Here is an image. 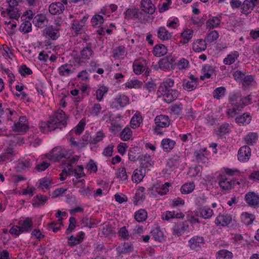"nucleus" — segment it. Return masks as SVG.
I'll return each instance as SVG.
<instances>
[{
	"mask_svg": "<svg viewBox=\"0 0 259 259\" xmlns=\"http://www.w3.org/2000/svg\"><path fill=\"white\" fill-rule=\"evenodd\" d=\"M68 117L62 110L55 112L47 122H41L39 129L43 133H47L57 128L65 127L67 124Z\"/></svg>",
	"mask_w": 259,
	"mask_h": 259,
	"instance_id": "obj_1",
	"label": "nucleus"
},
{
	"mask_svg": "<svg viewBox=\"0 0 259 259\" xmlns=\"http://www.w3.org/2000/svg\"><path fill=\"white\" fill-rule=\"evenodd\" d=\"M94 53L91 47V44H88L87 47H84L80 51V55L75 58V62L78 65L85 62L94 56Z\"/></svg>",
	"mask_w": 259,
	"mask_h": 259,
	"instance_id": "obj_2",
	"label": "nucleus"
},
{
	"mask_svg": "<svg viewBox=\"0 0 259 259\" xmlns=\"http://www.w3.org/2000/svg\"><path fill=\"white\" fill-rule=\"evenodd\" d=\"M218 179L219 186L221 189L225 191L232 189L236 184H240L239 182H236L235 180L227 179L226 176L224 173L220 174L218 177Z\"/></svg>",
	"mask_w": 259,
	"mask_h": 259,
	"instance_id": "obj_3",
	"label": "nucleus"
},
{
	"mask_svg": "<svg viewBox=\"0 0 259 259\" xmlns=\"http://www.w3.org/2000/svg\"><path fill=\"white\" fill-rule=\"evenodd\" d=\"M124 14L126 19H137L141 23H143L145 20V14L138 9H128Z\"/></svg>",
	"mask_w": 259,
	"mask_h": 259,
	"instance_id": "obj_4",
	"label": "nucleus"
},
{
	"mask_svg": "<svg viewBox=\"0 0 259 259\" xmlns=\"http://www.w3.org/2000/svg\"><path fill=\"white\" fill-rule=\"evenodd\" d=\"M169 186L170 183L168 182L162 185L158 183H156L151 187L150 190V194L154 197H157L158 195H165L168 191Z\"/></svg>",
	"mask_w": 259,
	"mask_h": 259,
	"instance_id": "obj_5",
	"label": "nucleus"
},
{
	"mask_svg": "<svg viewBox=\"0 0 259 259\" xmlns=\"http://www.w3.org/2000/svg\"><path fill=\"white\" fill-rule=\"evenodd\" d=\"M189 226L186 221L181 222L176 224L172 228V235L180 237L185 232H189Z\"/></svg>",
	"mask_w": 259,
	"mask_h": 259,
	"instance_id": "obj_6",
	"label": "nucleus"
},
{
	"mask_svg": "<svg viewBox=\"0 0 259 259\" xmlns=\"http://www.w3.org/2000/svg\"><path fill=\"white\" fill-rule=\"evenodd\" d=\"M162 89V93L163 100L168 103H170L175 100L179 95V92L176 90L169 89H164L163 87H160L159 90Z\"/></svg>",
	"mask_w": 259,
	"mask_h": 259,
	"instance_id": "obj_7",
	"label": "nucleus"
},
{
	"mask_svg": "<svg viewBox=\"0 0 259 259\" xmlns=\"http://www.w3.org/2000/svg\"><path fill=\"white\" fill-rule=\"evenodd\" d=\"M205 240L203 237L194 236L188 241L189 246L193 250L198 251L204 244Z\"/></svg>",
	"mask_w": 259,
	"mask_h": 259,
	"instance_id": "obj_8",
	"label": "nucleus"
},
{
	"mask_svg": "<svg viewBox=\"0 0 259 259\" xmlns=\"http://www.w3.org/2000/svg\"><path fill=\"white\" fill-rule=\"evenodd\" d=\"M251 156V149L248 146L241 147L238 152V159L241 162H246Z\"/></svg>",
	"mask_w": 259,
	"mask_h": 259,
	"instance_id": "obj_9",
	"label": "nucleus"
},
{
	"mask_svg": "<svg viewBox=\"0 0 259 259\" xmlns=\"http://www.w3.org/2000/svg\"><path fill=\"white\" fill-rule=\"evenodd\" d=\"M28 128V121L26 117L21 116L19 121L12 126V130L15 132H25Z\"/></svg>",
	"mask_w": 259,
	"mask_h": 259,
	"instance_id": "obj_10",
	"label": "nucleus"
},
{
	"mask_svg": "<svg viewBox=\"0 0 259 259\" xmlns=\"http://www.w3.org/2000/svg\"><path fill=\"white\" fill-rule=\"evenodd\" d=\"M245 199L248 205L258 208L259 207V195L253 192H250L245 194Z\"/></svg>",
	"mask_w": 259,
	"mask_h": 259,
	"instance_id": "obj_11",
	"label": "nucleus"
},
{
	"mask_svg": "<svg viewBox=\"0 0 259 259\" xmlns=\"http://www.w3.org/2000/svg\"><path fill=\"white\" fill-rule=\"evenodd\" d=\"M66 150L61 147L54 148L51 152V158L52 160L59 161L63 158L66 157Z\"/></svg>",
	"mask_w": 259,
	"mask_h": 259,
	"instance_id": "obj_12",
	"label": "nucleus"
},
{
	"mask_svg": "<svg viewBox=\"0 0 259 259\" xmlns=\"http://www.w3.org/2000/svg\"><path fill=\"white\" fill-rule=\"evenodd\" d=\"M57 70L60 76L67 77L74 72V69L71 64L65 63L60 66Z\"/></svg>",
	"mask_w": 259,
	"mask_h": 259,
	"instance_id": "obj_13",
	"label": "nucleus"
},
{
	"mask_svg": "<svg viewBox=\"0 0 259 259\" xmlns=\"http://www.w3.org/2000/svg\"><path fill=\"white\" fill-rule=\"evenodd\" d=\"M232 222V217L229 214H220L215 219L214 223L217 226L225 227Z\"/></svg>",
	"mask_w": 259,
	"mask_h": 259,
	"instance_id": "obj_14",
	"label": "nucleus"
},
{
	"mask_svg": "<svg viewBox=\"0 0 259 259\" xmlns=\"http://www.w3.org/2000/svg\"><path fill=\"white\" fill-rule=\"evenodd\" d=\"M43 34L46 37L52 40H56L59 36L58 29L55 28L53 26L46 27L43 30Z\"/></svg>",
	"mask_w": 259,
	"mask_h": 259,
	"instance_id": "obj_15",
	"label": "nucleus"
},
{
	"mask_svg": "<svg viewBox=\"0 0 259 259\" xmlns=\"http://www.w3.org/2000/svg\"><path fill=\"white\" fill-rule=\"evenodd\" d=\"M154 121L157 126L162 128L167 127L170 124V120L168 116L165 115L161 114L156 116Z\"/></svg>",
	"mask_w": 259,
	"mask_h": 259,
	"instance_id": "obj_16",
	"label": "nucleus"
},
{
	"mask_svg": "<svg viewBox=\"0 0 259 259\" xmlns=\"http://www.w3.org/2000/svg\"><path fill=\"white\" fill-rule=\"evenodd\" d=\"M65 9L61 3L55 2L52 3L49 8L50 13L52 15H60L62 14Z\"/></svg>",
	"mask_w": 259,
	"mask_h": 259,
	"instance_id": "obj_17",
	"label": "nucleus"
},
{
	"mask_svg": "<svg viewBox=\"0 0 259 259\" xmlns=\"http://www.w3.org/2000/svg\"><path fill=\"white\" fill-rule=\"evenodd\" d=\"M142 11L152 14L155 11V7L151 0H142L141 2Z\"/></svg>",
	"mask_w": 259,
	"mask_h": 259,
	"instance_id": "obj_18",
	"label": "nucleus"
},
{
	"mask_svg": "<svg viewBox=\"0 0 259 259\" xmlns=\"http://www.w3.org/2000/svg\"><path fill=\"white\" fill-rule=\"evenodd\" d=\"M34 25L39 28H43L47 25L48 20L46 16L42 14L37 15L33 19Z\"/></svg>",
	"mask_w": 259,
	"mask_h": 259,
	"instance_id": "obj_19",
	"label": "nucleus"
},
{
	"mask_svg": "<svg viewBox=\"0 0 259 259\" xmlns=\"http://www.w3.org/2000/svg\"><path fill=\"white\" fill-rule=\"evenodd\" d=\"M207 47V42L205 40L198 39L195 40L192 44V49L195 52H201L205 50Z\"/></svg>",
	"mask_w": 259,
	"mask_h": 259,
	"instance_id": "obj_20",
	"label": "nucleus"
},
{
	"mask_svg": "<svg viewBox=\"0 0 259 259\" xmlns=\"http://www.w3.org/2000/svg\"><path fill=\"white\" fill-rule=\"evenodd\" d=\"M184 216V214L181 212L166 211L162 214V219L164 220L169 221L170 219L174 218H183Z\"/></svg>",
	"mask_w": 259,
	"mask_h": 259,
	"instance_id": "obj_21",
	"label": "nucleus"
},
{
	"mask_svg": "<svg viewBox=\"0 0 259 259\" xmlns=\"http://www.w3.org/2000/svg\"><path fill=\"white\" fill-rule=\"evenodd\" d=\"M19 225L23 233L25 232H28L32 228L33 224L31 218H27L23 221H20L19 222Z\"/></svg>",
	"mask_w": 259,
	"mask_h": 259,
	"instance_id": "obj_22",
	"label": "nucleus"
},
{
	"mask_svg": "<svg viewBox=\"0 0 259 259\" xmlns=\"http://www.w3.org/2000/svg\"><path fill=\"white\" fill-rule=\"evenodd\" d=\"M213 214V210L207 206L201 207L197 211V215L204 219H208L210 218Z\"/></svg>",
	"mask_w": 259,
	"mask_h": 259,
	"instance_id": "obj_23",
	"label": "nucleus"
},
{
	"mask_svg": "<svg viewBox=\"0 0 259 259\" xmlns=\"http://www.w3.org/2000/svg\"><path fill=\"white\" fill-rule=\"evenodd\" d=\"M239 56V52L237 51H233L224 59L223 63L227 65H231L235 62Z\"/></svg>",
	"mask_w": 259,
	"mask_h": 259,
	"instance_id": "obj_24",
	"label": "nucleus"
},
{
	"mask_svg": "<svg viewBox=\"0 0 259 259\" xmlns=\"http://www.w3.org/2000/svg\"><path fill=\"white\" fill-rule=\"evenodd\" d=\"M129 98L124 94L119 93L114 98V103L120 107H123L129 103Z\"/></svg>",
	"mask_w": 259,
	"mask_h": 259,
	"instance_id": "obj_25",
	"label": "nucleus"
},
{
	"mask_svg": "<svg viewBox=\"0 0 259 259\" xmlns=\"http://www.w3.org/2000/svg\"><path fill=\"white\" fill-rule=\"evenodd\" d=\"M176 145V142L169 138L163 139L161 142V146L163 150L166 152H170Z\"/></svg>",
	"mask_w": 259,
	"mask_h": 259,
	"instance_id": "obj_26",
	"label": "nucleus"
},
{
	"mask_svg": "<svg viewBox=\"0 0 259 259\" xmlns=\"http://www.w3.org/2000/svg\"><path fill=\"white\" fill-rule=\"evenodd\" d=\"M203 75H201L200 79L204 80L205 78H209L214 72V68L213 66L208 64L204 65L202 69Z\"/></svg>",
	"mask_w": 259,
	"mask_h": 259,
	"instance_id": "obj_27",
	"label": "nucleus"
},
{
	"mask_svg": "<svg viewBox=\"0 0 259 259\" xmlns=\"http://www.w3.org/2000/svg\"><path fill=\"white\" fill-rule=\"evenodd\" d=\"M145 170L143 168H137L134 171L132 179L133 182L139 183L142 181L145 175Z\"/></svg>",
	"mask_w": 259,
	"mask_h": 259,
	"instance_id": "obj_28",
	"label": "nucleus"
},
{
	"mask_svg": "<svg viewBox=\"0 0 259 259\" xmlns=\"http://www.w3.org/2000/svg\"><path fill=\"white\" fill-rule=\"evenodd\" d=\"M182 154L180 153L173 155L170 158L167 162V166L169 167H178L182 161Z\"/></svg>",
	"mask_w": 259,
	"mask_h": 259,
	"instance_id": "obj_29",
	"label": "nucleus"
},
{
	"mask_svg": "<svg viewBox=\"0 0 259 259\" xmlns=\"http://www.w3.org/2000/svg\"><path fill=\"white\" fill-rule=\"evenodd\" d=\"M255 5L252 0H245L242 3L241 10L243 14L247 15L250 13L254 8Z\"/></svg>",
	"mask_w": 259,
	"mask_h": 259,
	"instance_id": "obj_30",
	"label": "nucleus"
},
{
	"mask_svg": "<svg viewBox=\"0 0 259 259\" xmlns=\"http://www.w3.org/2000/svg\"><path fill=\"white\" fill-rule=\"evenodd\" d=\"M48 199V197L46 196L41 194L37 195L32 200V205L35 207H38L44 205Z\"/></svg>",
	"mask_w": 259,
	"mask_h": 259,
	"instance_id": "obj_31",
	"label": "nucleus"
},
{
	"mask_svg": "<svg viewBox=\"0 0 259 259\" xmlns=\"http://www.w3.org/2000/svg\"><path fill=\"white\" fill-rule=\"evenodd\" d=\"M166 47L162 44L156 45L153 50V54L157 57H161L167 53Z\"/></svg>",
	"mask_w": 259,
	"mask_h": 259,
	"instance_id": "obj_32",
	"label": "nucleus"
},
{
	"mask_svg": "<svg viewBox=\"0 0 259 259\" xmlns=\"http://www.w3.org/2000/svg\"><path fill=\"white\" fill-rule=\"evenodd\" d=\"M241 82L242 88L244 90H247L250 88L255 83L254 78L252 75L245 76Z\"/></svg>",
	"mask_w": 259,
	"mask_h": 259,
	"instance_id": "obj_33",
	"label": "nucleus"
},
{
	"mask_svg": "<svg viewBox=\"0 0 259 259\" xmlns=\"http://www.w3.org/2000/svg\"><path fill=\"white\" fill-rule=\"evenodd\" d=\"M254 214L247 212H243L241 215V221L246 225H251L255 220Z\"/></svg>",
	"mask_w": 259,
	"mask_h": 259,
	"instance_id": "obj_34",
	"label": "nucleus"
},
{
	"mask_svg": "<svg viewBox=\"0 0 259 259\" xmlns=\"http://www.w3.org/2000/svg\"><path fill=\"white\" fill-rule=\"evenodd\" d=\"M158 37L163 40H168L171 37L170 33L164 26L160 27L157 30Z\"/></svg>",
	"mask_w": 259,
	"mask_h": 259,
	"instance_id": "obj_35",
	"label": "nucleus"
},
{
	"mask_svg": "<svg viewBox=\"0 0 259 259\" xmlns=\"http://www.w3.org/2000/svg\"><path fill=\"white\" fill-rule=\"evenodd\" d=\"M241 100V94L240 92L232 93L230 94L229 101L232 106L239 105Z\"/></svg>",
	"mask_w": 259,
	"mask_h": 259,
	"instance_id": "obj_36",
	"label": "nucleus"
},
{
	"mask_svg": "<svg viewBox=\"0 0 259 259\" xmlns=\"http://www.w3.org/2000/svg\"><path fill=\"white\" fill-rule=\"evenodd\" d=\"M143 121V118L140 113L137 112L131 120L132 127L136 128L139 127Z\"/></svg>",
	"mask_w": 259,
	"mask_h": 259,
	"instance_id": "obj_37",
	"label": "nucleus"
},
{
	"mask_svg": "<svg viewBox=\"0 0 259 259\" xmlns=\"http://www.w3.org/2000/svg\"><path fill=\"white\" fill-rule=\"evenodd\" d=\"M235 120L236 122L239 124H247L250 122L251 117L249 113H245L237 116Z\"/></svg>",
	"mask_w": 259,
	"mask_h": 259,
	"instance_id": "obj_38",
	"label": "nucleus"
},
{
	"mask_svg": "<svg viewBox=\"0 0 259 259\" xmlns=\"http://www.w3.org/2000/svg\"><path fill=\"white\" fill-rule=\"evenodd\" d=\"M216 259H232L233 253L226 249H222L216 253Z\"/></svg>",
	"mask_w": 259,
	"mask_h": 259,
	"instance_id": "obj_39",
	"label": "nucleus"
},
{
	"mask_svg": "<svg viewBox=\"0 0 259 259\" xmlns=\"http://www.w3.org/2000/svg\"><path fill=\"white\" fill-rule=\"evenodd\" d=\"M103 22V17L100 15H95L91 19L92 26L95 28L101 27Z\"/></svg>",
	"mask_w": 259,
	"mask_h": 259,
	"instance_id": "obj_40",
	"label": "nucleus"
},
{
	"mask_svg": "<svg viewBox=\"0 0 259 259\" xmlns=\"http://www.w3.org/2000/svg\"><path fill=\"white\" fill-rule=\"evenodd\" d=\"M257 138L258 136L257 133L251 132L248 133L245 137H244V140L247 144L252 146L256 142Z\"/></svg>",
	"mask_w": 259,
	"mask_h": 259,
	"instance_id": "obj_41",
	"label": "nucleus"
},
{
	"mask_svg": "<svg viewBox=\"0 0 259 259\" xmlns=\"http://www.w3.org/2000/svg\"><path fill=\"white\" fill-rule=\"evenodd\" d=\"M221 19L218 17H212L206 21L207 28L213 29L218 27L220 24Z\"/></svg>",
	"mask_w": 259,
	"mask_h": 259,
	"instance_id": "obj_42",
	"label": "nucleus"
},
{
	"mask_svg": "<svg viewBox=\"0 0 259 259\" xmlns=\"http://www.w3.org/2000/svg\"><path fill=\"white\" fill-rule=\"evenodd\" d=\"M193 33V31L192 29H185L182 33L181 36L182 39L181 40L180 42L185 44L189 42L192 38Z\"/></svg>",
	"mask_w": 259,
	"mask_h": 259,
	"instance_id": "obj_43",
	"label": "nucleus"
},
{
	"mask_svg": "<svg viewBox=\"0 0 259 259\" xmlns=\"http://www.w3.org/2000/svg\"><path fill=\"white\" fill-rule=\"evenodd\" d=\"M125 54V48L124 46H120L115 48L113 51L112 56L114 58H123Z\"/></svg>",
	"mask_w": 259,
	"mask_h": 259,
	"instance_id": "obj_44",
	"label": "nucleus"
},
{
	"mask_svg": "<svg viewBox=\"0 0 259 259\" xmlns=\"http://www.w3.org/2000/svg\"><path fill=\"white\" fill-rule=\"evenodd\" d=\"M219 37V33L218 31L211 30L207 33L205 40L207 43L210 44L217 40Z\"/></svg>",
	"mask_w": 259,
	"mask_h": 259,
	"instance_id": "obj_45",
	"label": "nucleus"
},
{
	"mask_svg": "<svg viewBox=\"0 0 259 259\" xmlns=\"http://www.w3.org/2000/svg\"><path fill=\"white\" fill-rule=\"evenodd\" d=\"M147 218V212L144 209H140L135 213V219L138 222L145 221Z\"/></svg>",
	"mask_w": 259,
	"mask_h": 259,
	"instance_id": "obj_46",
	"label": "nucleus"
},
{
	"mask_svg": "<svg viewBox=\"0 0 259 259\" xmlns=\"http://www.w3.org/2000/svg\"><path fill=\"white\" fill-rule=\"evenodd\" d=\"M195 189V184L193 182L186 183L182 186L181 192L183 194H189Z\"/></svg>",
	"mask_w": 259,
	"mask_h": 259,
	"instance_id": "obj_47",
	"label": "nucleus"
},
{
	"mask_svg": "<svg viewBox=\"0 0 259 259\" xmlns=\"http://www.w3.org/2000/svg\"><path fill=\"white\" fill-rule=\"evenodd\" d=\"M151 234L154 239L156 241H160L163 237V233L160 230V228L156 227L154 228L151 231Z\"/></svg>",
	"mask_w": 259,
	"mask_h": 259,
	"instance_id": "obj_48",
	"label": "nucleus"
},
{
	"mask_svg": "<svg viewBox=\"0 0 259 259\" xmlns=\"http://www.w3.org/2000/svg\"><path fill=\"white\" fill-rule=\"evenodd\" d=\"M7 14L10 19L18 20L20 16L18 9L15 7H10L6 9Z\"/></svg>",
	"mask_w": 259,
	"mask_h": 259,
	"instance_id": "obj_49",
	"label": "nucleus"
},
{
	"mask_svg": "<svg viewBox=\"0 0 259 259\" xmlns=\"http://www.w3.org/2000/svg\"><path fill=\"white\" fill-rule=\"evenodd\" d=\"M146 66L141 62L136 61L133 63V69L137 74H140L144 72Z\"/></svg>",
	"mask_w": 259,
	"mask_h": 259,
	"instance_id": "obj_50",
	"label": "nucleus"
},
{
	"mask_svg": "<svg viewBox=\"0 0 259 259\" xmlns=\"http://www.w3.org/2000/svg\"><path fill=\"white\" fill-rule=\"evenodd\" d=\"M108 91V88L105 86L102 85L96 91V99L99 101L103 100L104 95L106 94Z\"/></svg>",
	"mask_w": 259,
	"mask_h": 259,
	"instance_id": "obj_51",
	"label": "nucleus"
},
{
	"mask_svg": "<svg viewBox=\"0 0 259 259\" xmlns=\"http://www.w3.org/2000/svg\"><path fill=\"white\" fill-rule=\"evenodd\" d=\"M132 137V131L128 127H125L120 134V138L123 141L130 140Z\"/></svg>",
	"mask_w": 259,
	"mask_h": 259,
	"instance_id": "obj_52",
	"label": "nucleus"
},
{
	"mask_svg": "<svg viewBox=\"0 0 259 259\" xmlns=\"http://www.w3.org/2000/svg\"><path fill=\"white\" fill-rule=\"evenodd\" d=\"M197 85L195 82L191 81L186 79L184 80L183 82V89L189 92L195 90L197 87Z\"/></svg>",
	"mask_w": 259,
	"mask_h": 259,
	"instance_id": "obj_53",
	"label": "nucleus"
},
{
	"mask_svg": "<svg viewBox=\"0 0 259 259\" xmlns=\"http://www.w3.org/2000/svg\"><path fill=\"white\" fill-rule=\"evenodd\" d=\"M117 255L120 256L122 253H127L133 251V247L129 243H124L121 250H119L120 248L117 247Z\"/></svg>",
	"mask_w": 259,
	"mask_h": 259,
	"instance_id": "obj_54",
	"label": "nucleus"
},
{
	"mask_svg": "<svg viewBox=\"0 0 259 259\" xmlns=\"http://www.w3.org/2000/svg\"><path fill=\"white\" fill-rule=\"evenodd\" d=\"M142 82L138 79H132L125 83V87L129 89L139 88L142 86Z\"/></svg>",
	"mask_w": 259,
	"mask_h": 259,
	"instance_id": "obj_55",
	"label": "nucleus"
},
{
	"mask_svg": "<svg viewBox=\"0 0 259 259\" xmlns=\"http://www.w3.org/2000/svg\"><path fill=\"white\" fill-rule=\"evenodd\" d=\"M226 89L224 87H221L215 89L213 92V96L214 98L220 99L225 96Z\"/></svg>",
	"mask_w": 259,
	"mask_h": 259,
	"instance_id": "obj_56",
	"label": "nucleus"
},
{
	"mask_svg": "<svg viewBox=\"0 0 259 259\" xmlns=\"http://www.w3.org/2000/svg\"><path fill=\"white\" fill-rule=\"evenodd\" d=\"M76 179H80L85 177V175L83 171V167L82 165L77 166L73 171V175Z\"/></svg>",
	"mask_w": 259,
	"mask_h": 259,
	"instance_id": "obj_57",
	"label": "nucleus"
},
{
	"mask_svg": "<svg viewBox=\"0 0 259 259\" xmlns=\"http://www.w3.org/2000/svg\"><path fill=\"white\" fill-rule=\"evenodd\" d=\"M242 109L241 108L238 107V105L232 106V108H229L226 112L227 116L229 117L233 118L236 116L238 111Z\"/></svg>",
	"mask_w": 259,
	"mask_h": 259,
	"instance_id": "obj_58",
	"label": "nucleus"
},
{
	"mask_svg": "<svg viewBox=\"0 0 259 259\" xmlns=\"http://www.w3.org/2000/svg\"><path fill=\"white\" fill-rule=\"evenodd\" d=\"M144 188L143 187H141L137 190L136 193L134 197L135 199V202L136 204L138 203V202L142 201L145 199V196L144 193Z\"/></svg>",
	"mask_w": 259,
	"mask_h": 259,
	"instance_id": "obj_59",
	"label": "nucleus"
},
{
	"mask_svg": "<svg viewBox=\"0 0 259 259\" xmlns=\"http://www.w3.org/2000/svg\"><path fill=\"white\" fill-rule=\"evenodd\" d=\"M116 175L117 178L120 181H123L127 180L128 176L125 168L124 167L119 168Z\"/></svg>",
	"mask_w": 259,
	"mask_h": 259,
	"instance_id": "obj_60",
	"label": "nucleus"
},
{
	"mask_svg": "<svg viewBox=\"0 0 259 259\" xmlns=\"http://www.w3.org/2000/svg\"><path fill=\"white\" fill-rule=\"evenodd\" d=\"M89 142L91 143V137L89 134L84 135L79 141V148L85 147Z\"/></svg>",
	"mask_w": 259,
	"mask_h": 259,
	"instance_id": "obj_61",
	"label": "nucleus"
},
{
	"mask_svg": "<svg viewBox=\"0 0 259 259\" xmlns=\"http://www.w3.org/2000/svg\"><path fill=\"white\" fill-rule=\"evenodd\" d=\"M102 120L106 122H110L114 119L112 117V114L108 110L105 109L102 111Z\"/></svg>",
	"mask_w": 259,
	"mask_h": 259,
	"instance_id": "obj_62",
	"label": "nucleus"
},
{
	"mask_svg": "<svg viewBox=\"0 0 259 259\" xmlns=\"http://www.w3.org/2000/svg\"><path fill=\"white\" fill-rule=\"evenodd\" d=\"M168 61H167L164 58L161 59L158 62L159 67L163 70H169L172 67L170 65V63H168Z\"/></svg>",
	"mask_w": 259,
	"mask_h": 259,
	"instance_id": "obj_63",
	"label": "nucleus"
},
{
	"mask_svg": "<svg viewBox=\"0 0 259 259\" xmlns=\"http://www.w3.org/2000/svg\"><path fill=\"white\" fill-rule=\"evenodd\" d=\"M20 31L24 33H28L31 31V23L29 21L23 22L19 27Z\"/></svg>",
	"mask_w": 259,
	"mask_h": 259,
	"instance_id": "obj_64",
	"label": "nucleus"
}]
</instances>
